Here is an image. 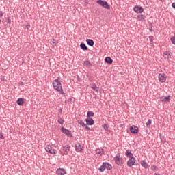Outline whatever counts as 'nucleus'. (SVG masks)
<instances>
[{
    "label": "nucleus",
    "mask_w": 175,
    "mask_h": 175,
    "mask_svg": "<svg viewBox=\"0 0 175 175\" xmlns=\"http://www.w3.org/2000/svg\"><path fill=\"white\" fill-rule=\"evenodd\" d=\"M52 84L55 91L61 94V95H65V93L64 92V89H62V84L61 83V81H59V79H55L53 80Z\"/></svg>",
    "instance_id": "1"
},
{
    "label": "nucleus",
    "mask_w": 175,
    "mask_h": 175,
    "mask_svg": "<svg viewBox=\"0 0 175 175\" xmlns=\"http://www.w3.org/2000/svg\"><path fill=\"white\" fill-rule=\"evenodd\" d=\"M115 161V163L118 166H122L124 165V159L121 157V154L120 153H117L116 156L113 158Z\"/></svg>",
    "instance_id": "2"
},
{
    "label": "nucleus",
    "mask_w": 175,
    "mask_h": 175,
    "mask_svg": "<svg viewBox=\"0 0 175 175\" xmlns=\"http://www.w3.org/2000/svg\"><path fill=\"white\" fill-rule=\"evenodd\" d=\"M137 161H136V159L135 157H130L127 161V166L129 167H132L133 166H137Z\"/></svg>",
    "instance_id": "3"
},
{
    "label": "nucleus",
    "mask_w": 175,
    "mask_h": 175,
    "mask_svg": "<svg viewBox=\"0 0 175 175\" xmlns=\"http://www.w3.org/2000/svg\"><path fill=\"white\" fill-rule=\"evenodd\" d=\"M96 3H98L100 6H103V8H105V9H108V10L110 9V5H109V3H107V1H106L98 0L96 1Z\"/></svg>",
    "instance_id": "4"
},
{
    "label": "nucleus",
    "mask_w": 175,
    "mask_h": 175,
    "mask_svg": "<svg viewBox=\"0 0 175 175\" xmlns=\"http://www.w3.org/2000/svg\"><path fill=\"white\" fill-rule=\"evenodd\" d=\"M61 132H62V133H64V135H66V136H68V137H72V132L68 130L67 129H66L64 127H62Z\"/></svg>",
    "instance_id": "5"
},
{
    "label": "nucleus",
    "mask_w": 175,
    "mask_h": 175,
    "mask_svg": "<svg viewBox=\"0 0 175 175\" xmlns=\"http://www.w3.org/2000/svg\"><path fill=\"white\" fill-rule=\"evenodd\" d=\"M133 10L134 12H135V13H143V12H144V9L142 8V6H139V5H136L133 8Z\"/></svg>",
    "instance_id": "6"
},
{
    "label": "nucleus",
    "mask_w": 175,
    "mask_h": 175,
    "mask_svg": "<svg viewBox=\"0 0 175 175\" xmlns=\"http://www.w3.org/2000/svg\"><path fill=\"white\" fill-rule=\"evenodd\" d=\"M166 74L162 73L159 75V80L161 83H165L166 81Z\"/></svg>",
    "instance_id": "7"
},
{
    "label": "nucleus",
    "mask_w": 175,
    "mask_h": 175,
    "mask_svg": "<svg viewBox=\"0 0 175 175\" xmlns=\"http://www.w3.org/2000/svg\"><path fill=\"white\" fill-rule=\"evenodd\" d=\"M75 147V151H77V152H80L83 151V148H84V147H83V146H81L80 143L76 144Z\"/></svg>",
    "instance_id": "8"
},
{
    "label": "nucleus",
    "mask_w": 175,
    "mask_h": 175,
    "mask_svg": "<svg viewBox=\"0 0 175 175\" xmlns=\"http://www.w3.org/2000/svg\"><path fill=\"white\" fill-rule=\"evenodd\" d=\"M62 150L64 152V155H68L69 154V152L70 151V146H64L62 147Z\"/></svg>",
    "instance_id": "9"
},
{
    "label": "nucleus",
    "mask_w": 175,
    "mask_h": 175,
    "mask_svg": "<svg viewBox=\"0 0 175 175\" xmlns=\"http://www.w3.org/2000/svg\"><path fill=\"white\" fill-rule=\"evenodd\" d=\"M130 131L131 133L136 134L139 132V128H137L136 126H130Z\"/></svg>",
    "instance_id": "10"
},
{
    "label": "nucleus",
    "mask_w": 175,
    "mask_h": 175,
    "mask_svg": "<svg viewBox=\"0 0 175 175\" xmlns=\"http://www.w3.org/2000/svg\"><path fill=\"white\" fill-rule=\"evenodd\" d=\"M45 150L47 152H49V154H55V150L54 149H53V148L51 147V146H48L45 148Z\"/></svg>",
    "instance_id": "11"
},
{
    "label": "nucleus",
    "mask_w": 175,
    "mask_h": 175,
    "mask_svg": "<svg viewBox=\"0 0 175 175\" xmlns=\"http://www.w3.org/2000/svg\"><path fill=\"white\" fill-rule=\"evenodd\" d=\"M56 173L58 175H64V174H66V171L64 168H58L56 170Z\"/></svg>",
    "instance_id": "12"
},
{
    "label": "nucleus",
    "mask_w": 175,
    "mask_h": 175,
    "mask_svg": "<svg viewBox=\"0 0 175 175\" xmlns=\"http://www.w3.org/2000/svg\"><path fill=\"white\" fill-rule=\"evenodd\" d=\"M85 121L87 125H94V124H95V121L94 120V119H92V118L85 119Z\"/></svg>",
    "instance_id": "13"
},
{
    "label": "nucleus",
    "mask_w": 175,
    "mask_h": 175,
    "mask_svg": "<svg viewBox=\"0 0 175 175\" xmlns=\"http://www.w3.org/2000/svg\"><path fill=\"white\" fill-rule=\"evenodd\" d=\"M161 102H164L165 103H168V102H170V96L161 97Z\"/></svg>",
    "instance_id": "14"
},
{
    "label": "nucleus",
    "mask_w": 175,
    "mask_h": 175,
    "mask_svg": "<svg viewBox=\"0 0 175 175\" xmlns=\"http://www.w3.org/2000/svg\"><path fill=\"white\" fill-rule=\"evenodd\" d=\"M86 43H88V46H90V47H94V40L92 39H87Z\"/></svg>",
    "instance_id": "15"
},
{
    "label": "nucleus",
    "mask_w": 175,
    "mask_h": 175,
    "mask_svg": "<svg viewBox=\"0 0 175 175\" xmlns=\"http://www.w3.org/2000/svg\"><path fill=\"white\" fill-rule=\"evenodd\" d=\"M105 62H106V64H113V59L110 57H107L105 58Z\"/></svg>",
    "instance_id": "16"
},
{
    "label": "nucleus",
    "mask_w": 175,
    "mask_h": 175,
    "mask_svg": "<svg viewBox=\"0 0 175 175\" xmlns=\"http://www.w3.org/2000/svg\"><path fill=\"white\" fill-rule=\"evenodd\" d=\"M90 88L92 90H94V91H96V92H99V87L96 86V84L93 83Z\"/></svg>",
    "instance_id": "17"
},
{
    "label": "nucleus",
    "mask_w": 175,
    "mask_h": 175,
    "mask_svg": "<svg viewBox=\"0 0 175 175\" xmlns=\"http://www.w3.org/2000/svg\"><path fill=\"white\" fill-rule=\"evenodd\" d=\"M126 157L127 158H133V154H132V152H131L129 150H127L125 153Z\"/></svg>",
    "instance_id": "18"
},
{
    "label": "nucleus",
    "mask_w": 175,
    "mask_h": 175,
    "mask_svg": "<svg viewBox=\"0 0 175 175\" xmlns=\"http://www.w3.org/2000/svg\"><path fill=\"white\" fill-rule=\"evenodd\" d=\"M17 105L19 106H23L24 105V99L23 98H19L16 101Z\"/></svg>",
    "instance_id": "19"
},
{
    "label": "nucleus",
    "mask_w": 175,
    "mask_h": 175,
    "mask_svg": "<svg viewBox=\"0 0 175 175\" xmlns=\"http://www.w3.org/2000/svg\"><path fill=\"white\" fill-rule=\"evenodd\" d=\"M96 153L98 155H100V157H102V155H103L104 152H103V149H100V148H98L96 150Z\"/></svg>",
    "instance_id": "20"
},
{
    "label": "nucleus",
    "mask_w": 175,
    "mask_h": 175,
    "mask_svg": "<svg viewBox=\"0 0 175 175\" xmlns=\"http://www.w3.org/2000/svg\"><path fill=\"white\" fill-rule=\"evenodd\" d=\"M80 48L84 51L88 50V47L87 46V45H85V44H84V42L81 43Z\"/></svg>",
    "instance_id": "21"
},
{
    "label": "nucleus",
    "mask_w": 175,
    "mask_h": 175,
    "mask_svg": "<svg viewBox=\"0 0 175 175\" xmlns=\"http://www.w3.org/2000/svg\"><path fill=\"white\" fill-rule=\"evenodd\" d=\"M106 166V163H103V165L99 167L98 170L101 172L103 173L104 170H106L105 167Z\"/></svg>",
    "instance_id": "22"
},
{
    "label": "nucleus",
    "mask_w": 175,
    "mask_h": 175,
    "mask_svg": "<svg viewBox=\"0 0 175 175\" xmlns=\"http://www.w3.org/2000/svg\"><path fill=\"white\" fill-rule=\"evenodd\" d=\"M141 165L144 169H148V164H147V162L142 161H141Z\"/></svg>",
    "instance_id": "23"
},
{
    "label": "nucleus",
    "mask_w": 175,
    "mask_h": 175,
    "mask_svg": "<svg viewBox=\"0 0 175 175\" xmlns=\"http://www.w3.org/2000/svg\"><path fill=\"white\" fill-rule=\"evenodd\" d=\"M105 167L107 170H111V169H113V166H111V165H110L109 163H105Z\"/></svg>",
    "instance_id": "24"
},
{
    "label": "nucleus",
    "mask_w": 175,
    "mask_h": 175,
    "mask_svg": "<svg viewBox=\"0 0 175 175\" xmlns=\"http://www.w3.org/2000/svg\"><path fill=\"white\" fill-rule=\"evenodd\" d=\"M94 116H95V113H94V112L90 111H88L87 118H91V117H94Z\"/></svg>",
    "instance_id": "25"
},
{
    "label": "nucleus",
    "mask_w": 175,
    "mask_h": 175,
    "mask_svg": "<svg viewBox=\"0 0 175 175\" xmlns=\"http://www.w3.org/2000/svg\"><path fill=\"white\" fill-rule=\"evenodd\" d=\"M57 122L60 124V125H64V122H65V120H64L62 118H61V116H58Z\"/></svg>",
    "instance_id": "26"
},
{
    "label": "nucleus",
    "mask_w": 175,
    "mask_h": 175,
    "mask_svg": "<svg viewBox=\"0 0 175 175\" xmlns=\"http://www.w3.org/2000/svg\"><path fill=\"white\" fill-rule=\"evenodd\" d=\"M84 64L85 65V66H87V68H91V66H92V64H91L90 61H85Z\"/></svg>",
    "instance_id": "27"
},
{
    "label": "nucleus",
    "mask_w": 175,
    "mask_h": 175,
    "mask_svg": "<svg viewBox=\"0 0 175 175\" xmlns=\"http://www.w3.org/2000/svg\"><path fill=\"white\" fill-rule=\"evenodd\" d=\"M137 18L139 21H142V20H144L146 18V16L144 14L138 15Z\"/></svg>",
    "instance_id": "28"
},
{
    "label": "nucleus",
    "mask_w": 175,
    "mask_h": 175,
    "mask_svg": "<svg viewBox=\"0 0 175 175\" xmlns=\"http://www.w3.org/2000/svg\"><path fill=\"white\" fill-rule=\"evenodd\" d=\"M78 124H79V125H81V126H83V128H84V126H85V123H84V122L81 120H77Z\"/></svg>",
    "instance_id": "29"
},
{
    "label": "nucleus",
    "mask_w": 175,
    "mask_h": 175,
    "mask_svg": "<svg viewBox=\"0 0 175 175\" xmlns=\"http://www.w3.org/2000/svg\"><path fill=\"white\" fill-rule=\"evenodd\" d=\"M151 124H152V121L150 119H149L146 122V127L150 128L151 126Z\"/></svg>",
    "instance_id": "30"
},
{
    "label": "nucleus",
    "mask_w": 175,
    "mask_h": 175,
    "mask_svg": "<svg viewBox=\"0 0 175 175\" xmlns=\"http://www.w3.org/2000/svg\"><path fill=\"white\" fill-rule=\"evenodd\" d=\"M149 40L150 42V44H152L154 43V36H149Z\"/></svg>",
    "instance_id": "31"
},
{
    "label": "nucleus",
    "mask_w": 175,
    "mask_h": 175,
    "mask_svg": "<svg viewBox=\"0 0 175 175\" xmlns=\"http://www.w3.org/2000/svg\"><path fill=\"white\" fill-rule=\"evenodd\" d=\"M170 40H171L172 44H175V36L174 37H172L170 38Z\"/></svg>",
    "instance_id": "32"
},
{
    "label": "nucleus",
    "mask_w": 175,
    "mask_h": 175,
    "mask_svg": "<svg viewBox=\"0 0 175 175\" xmlns=\"http://www.w3.org/2000/svg\"><path fill=\"white\" fill-rule=\"evenodd\" d=\"M103 128H104L105 131H108V129H109V126H107V124H105L103 125Z\"/></svg>",
    "instance_id": "33"
},
{
    "label": "nucleus",
    "mask_w": 175,
    "mask_h": 175,
    "mask_svg": "<svg viewBox=\"0 0 175 175\" xmlns=\"http://www.w3.org/2000/svg\"><path fill=\"white\" fill-rule=\"evenodd\" d=\"M151 170H157V165H152L151 166Z\"/></svg>",
    "instance_id": "34"
},
{
    "label": "nucleus",
    "mask_w": 175,
    "mask_h": 175,
    "mask_svg": "<svg viewBox=\"0 0 175 175\" xmlns=\"http://www.w3.org/2000/svg\"><path fill=\"white\" fill-rule=\"evenodd\" d=\"M84 128H85V129H87V131H90L91 130V129H90L89 126H87V124H85Z\"/></svg>",
    "instance_id": "35"
},
{
    "label": "nucleus",
    "mask_w": 175,
    "mask_h": 175,
    "mask_svg": "<svg viewBox=\"0 0 175 175\" xmlns=\"http://www.w3.org/2000/svg\"><path fill=\"white\" fill-rule=\"evenodd\" d=\"M167 55V59H170V57H172V52H170Z\"/></svg>",
    "instance_id": "36"
},
{
    "label": "nucleus",
    "mask_w": 175,
    "mask_h": 175,
    "mask_svg": "<svg viewBox=\"0 0 175 175\" xmlns=\"http://www.w3.org/2000/svg\"><path fill=\"white\" fill-rule=\"evenodd\" d=\"M149 31H150V32H154V29H152V26H150V27H149Z\"/></svg>",
    "instance_id": "37"
},
{
    "label": "nucleus",
    "mask_w": 175,
    "mask_h": 175,
    "mask_svg": "<svg viewBox=\"0 0 175 175\" xmlns=\"http://www.w3.org/2000/svg\"><path fill=\"white\" fill-rule=\"evenodd\" d=\"M170 51H165L163 53V55H167Z\"/></svg>",
    "instance_id": "38"
},
{
    "label": "nucleus",
    "mask_w": 175,
    "mask_h": 175,
    "mask_svg": "<svg viewBox=\"0 0 175 175\" xmlns=\"http://www.w3.org/2000/svg\"><path fill=\"white\" fill-rule=\"evenodd\" d=\"M26 28H27V29H29V28H31V25H26Z\"/></svg>",
    "instance_id": "39"
},
{
    "label": "nucleus",
    "mask_w": 175,
    "mask_h": 175,
    "mask_svg": "<svg viewBox=\"0 0 175 175\" xmlns=\"http://www.w3.org/2000/svg\"><path fill=\"white\" fill-rule=\"evenodd\" d=\"M8 24H12V21L10 19H8Z\"/></svg>",
    "instance_id": "40"
},
{
    "label": "nucleus",
    "mask_w": 175,
    "mask_h": 175,
    "mask_svg": "<svg viewBox=\"0 0 175 175\" xmlns=\"http://www.w3.org/2000/svg\"><path fill=\"white\" fill-rule=\"evenodd\" d=\"M172 6L175 9V3H172Z\"/></svg>",
    "instance_id": "41"
},
{
    "label": "nucleus",
    "mask_w": 175,
    "mask_h": 175,
    "mask_svg": "<svg viewBox=\"0 0 175 175\" xmlns=\"http://www.w3.org/2000/svg\"><path fill=\"white\" fill-rule=\"evenodd\" d=\"M59 113H62V108H60V109H59Z\"/></svg>",
    "instance_id": "42"
},
{
    "label": "nucleus",
    "mask_w": 175,
    "mask_h": 175,
    "mask_svg": "<svg viewBox=\"0 0 175 175\" xmlns=\"http://www.w3.org/2000/svg\"><path fill=\"white\" fill-rule=\"evenodd\" d=\"M3 135L0 134V139H3Z\"/></svg>",
    "instance_id": "43"
},
{
    "label": "nucleus",
    "mask_w": 175,
    "mask_h": 175,
    "mask_svg": "<svg viewBox=\"0 0 175 175\" xmlns=\"http://www.w3.org/2000/svg\"><path fill=\"white\" fill-rule=\"evenodd\" d=\"M154 175H160L158 173H155Z\"/></svg>",
    "instance_id": "44"
},
{
    "label": "nucleus",
    "mask_w": 175,
    "mask_h": 175,
    "mask_svg": "<svg viewBox=\"0 0 175 175\" xmlns=\"http://www.w3.org/2000/svg\"><path fill=\"white\" fill-rule=\"evenodd\" d=\"M161 1H164V0H161Z\"/></svg>",
    "instance_id": "45"
},
{
    "label": "nucleus",
    "mask_w": 175,
    "mask_h": 175,
    "mask_svg": "<svg viewBox=\"0 0 175 175\" xmlns=\"http://www.w3.org/2000/svg\"><path fill=\"white\" fill-rule=\"evenodd\" d=\"M0 23H1V19H0Z\"/></svg>",
    "instance_id": "46"
}]
</instances>
